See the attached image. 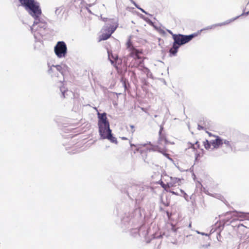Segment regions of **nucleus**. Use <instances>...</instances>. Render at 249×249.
<instances>
[{"mask_svg":"<svg viewBox=\"0 0 249 249\" xmlns=\"http://www.w3.org/2000/svg\"><path fill=\"white\" fill-rule=\"evenodd\" d=\"M117 26H111L110 27H105L104 29V33L100 36L99 37V41L105 40L109 38L115 31L116 30Z\"/></svg>","mask_w":249,"mask_h":249,"instance_id":"6","label":"nucleus"},{"mask_svg":"<svg viewBox=\"0 0 249 249\" xmlns=\"http://www.w3.org/2000/svg\"><path fill=\"white\" fill-rule=\"evenodd\" d=\"M55 69H56V68H55V66L53 65L49 70V73L53 77H58L59 72L58 71H55Z\"/></svg>","mask_w":249,"mask_h":249,"instance_id":"13","label":"nucleus"},{"mask_svg":"<svg viewBox=\"0 0 249 249\" xmlns=\"http://www.w3.org/2000/svg\"><path fill=\"white\" fill-rule=\"evenodd\" d=\"M200 157V155L199 154H197L196 156V160H198V158L199 157Z\"/></svg>","mask_w":249,"mask_h":249,"instance_id":"24","label":"nucleus"},{"mask_svg":"<svg viewBox=\"0 0 249 249\" xmlns=\"http://www.w3.org/2000/svg\"><path fill=\"white\" fill-rule=\"evenodd\" d=\"M67 46L63 41L58 42L54 47V52L58 57H65L67 54Z\"/></svg>","mask_w":249,"mask_h":249,"instance_id":"5","label":"nucleus"},{"mask_svg":"<svg viewBox=\"0 0 249 249\" xmlns=\"http://www.w3.org/2000/svg\"><path fill=\"white\" fill-rule=\"evenodd\" d=\"M19 1L26 9H29L31 11L30 14L35 19H37L41 15V10L35 0H19Z\"/></svg>","mask_w":249,"mask_h":249,"instance_id":"3","label":"nucleus"},{"mask_svg":"<svg viewBox=\"0 0 249 249\" xmlns=\"http://www.w3.org/2000/svg\"><path fill=\"white\" fill-rule=\"evenodd\" d=\"M126 45L127 48L128 49L129 52L132 51V50H133L134 49H136L133 46L132 42L131 40V39H130V38L127 41V42L126 43Z\"/></svg>","mask_w":249,"mask_h":249,"instance_id":"14","label":"nucleus"},{"mask_svg":"<svg viewBox=\"0 0 249 249\" xmlns=\"http://www.w3.org/2000/svg\"><path fill=\"white\" fill-rule=\"evenodd\" d=\"M107 53H108V59L110 60V62H111V64H114V61H113V60H112V59H111V56L112 57V58L113 59H116V58H115V57H114L113 56L112 53H111L109 51H108V50L107 51Z\"/></svg>","mask_w":249,"mask_h":249,"instance_id":"19","label":"nucleus"},{"mask_svg":"<svg viewBox=\"0 0 249 249\" xmlns=\"http://www.w3.org/2000/svg\"><path fill=\"white\" fill-rule=\"evenodd\" d=\"M168 183L170 188L179 186L181 184V179L177 178L171 177V180Z\"/></svg>","mask_w":249,"mask_h":249,"instance_id":"10","label":"nucleus"},{"mask_svg":"<svg viewBox=\"0 0 249 249\" xmlns=\"http://www.w3.org/2000/svg\"><path fill=\"white\" fill-rule=\"evenodd\" d=\"M232 21H233V20H227V21H226L225 22H223L217 24L216 26H222L226 25H227V24L230 23Z\"/></svg>","mask_w":249,"mask_h":249,"instance_id":"18","label":"nucleus"},{"mask_svg":"<svg viewBox=\"0 0 249 249\" xmlns=\"http://www.w3.org/2000/svg\"><path fill=\"white\" fill-rule=\"evenodd\" d=\"M207 133L208 134L209 137H213L214 138V136H217V135H215L212 134L211 133H210V132H209L208 131H207Z\"/></svg>","mask_w":249,"mask_h":249,"instance_id":"23","label":"nucleus"},{"mask_svg":"<svg viewBox=\"0 0 249 249\" xmlns=\"http://www.w3.org/2000/svg\"><path fill=\"white\" fill-rule=\"evenodd\" d=\"M88 10L89 11V12L91 13L89 9L88 8H87Z\"/></svg>","mask_w":249,"mask_h":249,"instance_id":"31","label":"nucleus"},{"mask_svg":"<svg viewBox=\"0 0 249 249\" xmlns=\"http://www.w3.org/2000/svg\"><path fill=\"white\" fill-rule=\"evenodd\" d=\"M203 145L206 149L209 150L211 148L212 144L211 143V142L206 140L203 142Z\"/></svg>","mask_w":249,"mask_h":249,"instance_id":"15","label":"nucleus"},{"mask_svg":"<svg viewBox=\"0 0 249 249\" xmlns=\"http://www.w3.org/2000/svg\"><path fill=\"white\" fill-rule=\"evenodd\" d=\"M130 146L131 147L134 146L135 147H136L137 151H138L140 148H142V147H145L146 149L147 148V145L146 144H137V145L130 144Z\"/></svg>","mask_w":249,"mask_h":249,"instance_id":"16","label":"nucleus"},{"mask_svg":"<svg viewBox=\"0 0 249 249\" xmlns=\"http://www.w3.org/2000/svg\"><path fill=\"white\" fill-rule=\"evenodd\" d=\"M126 129L129 135L131 137L133 136L134 133L136 131V127L133 124H130L129 126H126Z\"/></svg>","mask_w":249,"mask_h":249,"instance_id":"12","label":"nucleus"},{"mask_svg":"<svg viewBox=\"0 0 249 249\" xmlns=\"http://www.w3.org/2000/svg\"><path fill=\"white\" fill-rule=\"evenodd\" d=\"M122 139L126 140H127V139L126 138H125V137H122Z\"/></svg>","mask_w":249,"mask_h":249,"instance_id":"29","label":"nucleus"},{"mask_svg":"<svg viewBox=\"0 0 249 249\" xmlns=\"http://www.w3.org/2000/svg\"><path fill=\"white\" fill-rule=\"evenodd\" d=\"M99 131L101 137L103 139H108L110 142L117 143L116 138L114 137L111 134V130L109 128V124L107 120V114L106 113H98Z\"/></svg>","mask_w":249,"mask_h":249,"instance_id":"1","label":"nucleus"},{"mask_svg":"<svg viewBox=\"0 0 249 249\" xmlns=\"http://www.w3.org/2000/svg\"><path fill=\"white\" fill-rule=\"evenodd\" d=\"M231 213H232L231 212H229L226 213V214L228 215V214H231ZM232 213H234V215H235V216H238L239 214V213L236 211H233V212H232Z\"/></svg>","mask_w":249,"mask_h":249,"instance_id":"21","label":"nucleus"},{"mask_svg":"<svg viewBox=\"0 0 249 249\" xmlns=\"http://www.w3.org/2000/svg\"><path fill=\"white\" fill-rule=\"evenodd\" d=\"M158 151L166 156H168L169 155L168 154L166 153L167 151L165 149H162V150H159Z\"/></svg>","mask_w":249,"mask_h":249,"instance_id":"20","label":"nucleus"},{"mask_svg":"<svg viewBox=\"0 0 249 249\" xmlns=\"http://www.w3.org/2000/svg\"><path fill=\"white\" fill-rule=\"evenodd\" d=\"M165 205L166 206H168L169 205V202H168V203H167L166 204H165Z\"/></svg>","mask_w":249,"mask_h":249,"instance_id":"28","label":"nucleus"},{"mask_svg":"<svg viewBox=\"0 0 249 249\" xmlns=\"http://www.w3.org/2000/svg\"><path fill=\"white\" fill-rule=\"evenodd\" d=\"M162 187L167 192H170L172 194L178 196V193L175 192L171 190L170 187L169 186V183L168 182L167 184L163 183L162 181L160 183Z\"/></svg>","mask_w":249,"mask_h":249,"instance_id":"11","label":"nucleus"},{"mask_svg":"<svg viewBox=\"0 0 249 249\" xmlns=\"http://www.w3.org/2000/svg\"><path fill=\"white\" fill-rule=\"evenodd\" d=\"M195 145H196V147L197 148H199L200 147V143L198 142H196L195 143H190V146L189 147L191 148H192L193 149H196V148L195 147Z\"/></svg>","mask_w":249,"mask_h":249,"instance_id":"17","label":"nucleus"},{"mask_svg":"<svg viewBox=\"0 0 249 249\" xmlns=\"http://www.w3.org/2000/svg\"><path fill=\"white\" fill-rule=\"evenodd\" d=\"M55 68H56V69L54 70L55 71H58L59 73L63 75H64L68 72V67L65 64L56 65Z\"/></svg>","mask_w":249,"mask_h":249,"instance_id":"8","label":"nucleus"},{"mask_svg":"<svg viewBox=\"0 0 249 249\" xmlns=\"http://www.w3.org/2000/svg\"><path fill=\"white\" fill-rule=\"evenodd\" d=\"M144 60L132 59L129 64V67L131 68H138L143 63Z\"/></svg>","mask_w":249,"mask_h":249,"instance_id":"9","label":"nucleus"},{"mask_svg":"<svg viewBox=\"0 0 249 249\" xmlns=\"http://www.w3.org/2000/svg\"><path fill=\"white\" fill-rule=\"evenodd\" d=\"M198 127H199V129H203V127L200 126L199 125H198Z\"/></svg>","mask_w":249,"mask_h":249,"instance_id":"27","label":"nucleus"},{"mask_svg":"<svg viewBox=\"0 0 249 249\" xmlns=\"http://www.w3.org/2000/svg\"><path fill=\"white\" fill-rule=\"evenodd\" d=\"M162 129H163V128L162 127H160V132H159L160 135H161L162 131Z\"/></svg>","mask_w":249,"mask_h":249,"instance_id":"25","label":"nucleus"},{"mask_svg":"<svg viewBox=\"0 0 249 249\" xmlns=\"http://www.w3.org/2000/svg\"><path fill=\"white\" fill-rule=\"evenodd\" d=\"M225 148L226 150V151H225V152H227V151H229V150L227 149L225 147H224V148H222V149L224 150Z\"/></svg>","mask_w":249,"mask_h":249,"instance_id":"30","label":"nucleus"},{"mask_svg":"<svg viewBox=\"0 0 249 249\" xmlns=\"http://www.w3.org/2000/svg\"><path fill=\"white\" fill-rule=\"evenodd\" d=\"M63 97L64 98L65 96H64V93H63Z\"/></svg>","mask_w":249,"mask_h":249,"instance_id":"33","label":"nucleus"},{"mask_svg":"<svg viewBox=\"0 0 249 249\" xmlns=\"http://www.w3.org/2000/svg\"><path fill=\"white\" fill-rule=\"evenodd\" d=\"M142 54V51L138 50L137 49H134L132 50V51L130 52L128 56L132 57V59L144 60V58L141 56V54Z\"/></svg>","mask_w":249,"mask_h":249,"instance_id":"7","label":"nucleus"},{"mask_svg":"<svg viewBox=\"0 0 249 249\" xmlns=\"http://www.w3.org/2000/svg\"><path fill=\"white\" fill-rule=\"evenodd\" d=\"M166 213L167 214L168 219H170L171 218V216L172 215V213L169 212L168 211H166Z\"/></svg>","mask_w":249,"mask_h":249,"instance_id":"22","label":"nucleus"},{"mask_svg":"<svg viewBox=\"0 0 249 249\" xmlns=\"http://www.w3.org/2000/svg\"><path fill=\"white\" fill-rule=\"evenodd\" d=\"M189 227H191V223L189 224Z\"/></svg>","mask_w":249,"mask_h":249,"instance_id":"34","label":"nucleus"},{"mask_svg":"<svg viewBox=\"0 0 249 249\" xmlns=\"http://www.w3.org/2000/svg\"><path fill=\"white\" fill-rule=\"evenodd\" d=\"M215 140L211 142L213 149H217L218 148H224L225 147L228 150L232 149V147L230 141L225 140H223L220 137L214 136Z\"/></svg>","mask_w":249,"mask_h":249,"instance_id":"4","label":"nucleus"},{"mask_svg":"<svg viewBox=\"0 0 249 249\" xmlns=\"http://www.w3.org/2000/svg\"><path fill=\"white\" fill-rule=\"evenodd\" d=\"M180 191L182 193H184L183 191H182L181 189H180Z\"/></svg>","mask_w":249,"mask_h":249,"instance_id":"32","label":"nucleus"},{"mask_svg":"<svg viewBox=\"0 0 249 249\" xmlns=\"http://www.w3.org/2000/svg\"><path fill=\"white\" fill-rule=\"evenodd\" d=\"M168 32L172 35V36H173V35H174L170 30H168Z\"/></svg>","mask_w":249,"mask_h":249,"instance_id":"26","label":"nucleus"},{"mask_svg":"<svg viewBox=\"0 0 249 249\" xmlns=\"http://www.w3.org/2000/svg\"><path fill=\"white\" fill-rule=\"evenodd\" d=\"M196 35H183L181 34L173 35L174 42L172 47L169 50L170 56L176 55L180 46L191 41Z\"/></svg>","mask_w":249,"mask_h":249,"instance_id":"2","label":"nucleus"}]
</instances>
